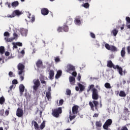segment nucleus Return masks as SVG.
Masks as SVG:
<instances>
[{
  "mask_svg": "<svg viewBox=\"0 0 130 130\" xmlns=\"http://www.w3.org/2000/svg\"><path fill=\"white\" fill-rule=\"evenodd\" d=\"M94 84H91L89 85V86L88 87L87 89V92H90L91 91L92 92V98L93 100H98L99 99V94H98V90L97 89L94 88Z\"/></svg>",
  "mask_w": 130,
  "mask_h": 130,
  "instance_id": "1",
  "label": "nucleus"
},
{
  "mask_svg": "<svg viewBox=\"0 0 130 130\" xmlns=\"http://www.w3.org/2000/svg\"><path fill=\"white\" fill-rule=\"evenodd\" d=\"M79 110V106H74L72 108V113L70 112L69 118L67 121V122H70V121H72L73 119H75L76 118V116L78 114V111Z\"/></svg>",
  "mask_w": 130,
  "mask_h": 130,
  "instance_id": "2",
  "label": "nucleus"
},
{
  "mask_svg": "<svg viewBox=\"0 0 130 130\" xmlns=\"http://www.w3.org/2000/svg\"><path fill=\"white\" fill-rule=\"evenodd\" d=\"M107 66L108 68H113V69H117L119 75H120V76H122V69L121 67H119L118 65H117L115 67L114 64H113V63H112V60H108L107 61Z\"/></svg>",
  "mask_w": 130,
  "mask_h": 130,
  "instance_id": "3",
  "label": "nucleus"
},
{
  "mask_svg": "<svg viewBox=\"0 0 130 130\" xmlns=\"http://www.w3.org/2000/svg\"><path fill=\"white\" fill-rule=\"evenodd\" d=\"M61 112H62V110L60 107L57 109H53L52 110V115H53L54 117L57 118V117H59V115L61 114Z\"/></svg>",
  "mask_w": 130,
  "mask_h": 130,
  "instance_id": "4",
  "label": "nucleus"
},
{
  "mask_svg": "<svg viewBox=\"0 0 130 130\" xmlns=\"http://www.w3.org/2000/svg\"><path fill=\"white\" fill-rule=\"evenodd\" d=\"M32 83H34V85L32 86V92L33 93H36L40 86V81H39V79H36L32 81Z\"/></svg>",
  "mask_w": 130,
  "mask_h": 130,
  "instance_id": "5",
  "label": "nucleus"
},
{
  "mask_svg": "<svg viewBox=\"0 0 130 130\" xmlns=\"http://www.w3.org/2000/svg\"><path fill=\"white\" fill-rule=\"evenodd\" d=\"M74 23L77 26H81L83 23V19L80 16H77L74 18Z\"/></svg>",
  "mask_w": 130,
  "mask_h": 130,
  "instance_id": "6",
  "label": "nucleus"
},
{
  "mask_svg": "<svg viewBox=\"0 0 130 130\" xmlns=\"http://www.w3.org/2000/svg\"><path fill=\"white\" fill-rule=\"evenodd\" d=\"M76 71V67L72 64H68L66 67V72L69 74H72V72Z\"/></svg>",
  "mask_w": 130,
  "mask_h": 130,
  "instance_id": "7",
  "label": "nucleus"
},
{
  "mask_svg": "<svg viewBox=\"0 0 130 130\" xmlns=\"http://www.w3.org/2000/svg\"><path fill=\"white\" fill-rule=\"evenodd\" d=\"M18 71V75H23L24 76V69L25 66L21 63H19L17 66Z\"/></svg>",
  "mask_w": 130,
  "mask_h": 130,
  "instance_id": "8",
  "label": "nucleus"
},
{
  "mask_svg": "<svg viewBox=\"0 0 130 130\" xmlns=\"http://www.w3.org/2000/svg\"><path fill=\"white\" fill-rule=\"evenodd\" d=\"M21 15V12L19 10H15L11 14L7 15L8 18H14L16 16H20Z\"/></svg>",
  "mask_w": 130,
  "mask_h": 130,
  "instance_id": "9",
  "label": "nucleus"
},
{
  "mask_svg": "<svg viewBox=\"0 0 130 130\" xmlns=\"http://www.w3.org/2000/svg\"><path fill=\"white\" fill-rule=\"evenodd\" d=\"M89 106L91 107V109L93 111H94V110H95L94 109V105L95 109H97V108L98 107L99 103H98V101H93L92 102H90L89 103Z\"/></svg>",
  "mask_w": 130,
  "mask_h": 130,
  "instance_id": "10",
  "label": "nucleus"
},
{
  "mask_svg": "<svg viewBox=\"0 0 130 130\" xmlns=\"http://www.w3.org/2000/svg\"><path fill=\"white\" fill-rule=\"evenodd\" d=\"M111 124H112V120L111 119H109L106 121L103 125V128L104 129H108V127L110 126Z\"/></svg>",
  "mask_w": 130,
  "mask_h": 130,
  "instance_id": "11",
  "label": "nucleus"
},
{
  "mask_svg": "<svg viewBox=\"0 0 130 130\" xmlns=\"http://www.w3.org/2000/svg\"><path fill=\"white\" fill-rule=\"evenodd\" d=\"M13 36H14V38H9L5 37L4 38V40L6 42H12V41H13L14 40H15V39H17V38H18V35H17V34L16 33H14L13 34Z\"/></svg>",
  "mask_w": 130,
  "mask_h": 130,
  "instance_id": "12",
  "label": "nucleus"
},
{
  "mask_svg": "<svg viewBox=\"0 0 130 130\" xmlns=\"http://www.w3.org/2000/svg\"><path fill=\"white\" fill-rule=\"evenodd\" d=\"M24 114V112L23 111V110L18 108L16 111V115L18 117H22L23 116V115Z\"/></svg>",
  "mask_w": 130,
  "mask_h": 130,
  "instance_id": "13",
  "label": "nucleus"
},
{
  "mask_svg": "<svg viewBox=\"0 0 130 130\" xmlns=\"http://www.w3.org/2000/svg\"><path fill=\"white\" fill-rule=\"evenodd\" d=\"M76 91H79L80 89V91L81 92L83 91V90H85V86L83 85L81 83H78V86H76L75 87Z\"/></svg>",
  "mask_w": 130,
  "mask_h": 130,
  "instance_id": "14",
  "label": "nucleus"
},
{
  "mask_svg": "<svg viewBox=\"0 0 130 130\" xmlns=\"http://www.w3.org/2000/svg\"><path fill=\"white\" fill-rule=\"evenodd\" d=\"M41 14L43 16H47L49 14V10L47 8H43L41 9Z\"/></svg>",
  "mask_w": 130,
  "mask_h": 130,
  "instance_id": "15",
  "label": "nucleus"
},
{
  "mask_svg": "<svg viewBox=\"0 0 130 130\" xmlns=\"http://www.w3.org/2000/svg\"><path fill=\"white\" fill-rule=\"evenodd\" d=\"M19 92H20V96L22 97L23 96V93H24V91H25V86L23 84H20L19 87Z\"/></svg>",
  "mask_w": 130,
  "mask_h": 130,
  "instance_id": "16",
  "label": "nucleus"
},
{
  "mask_svg": "<svg viewBox=\"0 0 130 130\" xmlns=\"http://www.w3.org/2000/svg\"><path fill=\"white\" fill-rule=\"evenodd\" d=\"M20 33L22 36L26 37L27 36V33H28V29L25 28H20Z\"/></svg>",
  "mask_w": 130,
  "mask_h": 130,
  "instance_id": "17",
  "label": "nucleus"
},
{
  "mask_svg": "<svg viewBox=\"0 0 130 130\" xmlns=\"http://www.w3.org/2000/svg\"><path fill=\"white\" fill-rule=\"evenodd\" d=\"M118 33V30L116 28H114L112 31H111V35H113L114 37L117 35V34Z\"/></svg>",
  "mask_w": 130,
  "mask_h": 130,
  "instance_id": "18",
  "label": "nucleus"
},
{
  "mask_svg": "<svg viewBox=\"0 0 130 130\" xmlns=\"http://www.w3.org/2000/svg\"><path fill=\"white\" fill-rule=\"evenodd\" d=\"M62 74V71L61 70H58L57 72V74L55 75V79H59L61 77V74Z\"/></svg>",
  "mask_w": 130,
  "mask_h": 130,
  "instance_id": "19",
  "label": "nucleus"
},
{
  "mask_svg": "<svg viewBox=\"0 0 130 130\" xmlns=\"http://www.w3.org/2000/svg\"><path fill=\"white\" fill-rule=\"evenodd\" d=\"M54 77V71L53 70L49 71V79L50 80H53Z\"/></svg>",
  "mask_w": 130,
  "mask_h": 130,
  "instance_id": "20",
  "label": "nucleus"
},
{
  "mask_svg": "<svg viewBox=\"0 0 130 130\" xmlns=\"http://www.w3.org/2000/svg\"><path fill=\"white\" fill-rule=\"evenodd\" d=\"M42 60L40 59L38 60V61L36 62V66L37 68H41V67H42Z\"/></svg>",
  "mask_w": 130,
  "mask_h": 130,
  "instance_id": "21",
  "label": "nucleus"
},
{
  "mask_svg": "<svg viewBox=\"0 0 130 130\" xmlns=\"http://www.w3.org/2000/svg\"><path fill=\"white\" fill-rule=\"evenodd\" d=\"M19 6V2L15 1L11 4L12 8H17Z\"/></svg>",
  "mask_w": 130,
  "mask_h": 130,
  "instance_id": "22",
  "label": "nucleus"
},
{
  "mask_svg": "<svg viewBox=\"0 0 130 130\" xmlns=\"http://www.w3.org/2000/svg\"><path fill=\"white\" fill-rule=\"evenodd\" d=\"M121 57L125 56V48L124 47L122 48L121 51Z\"/></svg>",
  "mask_w": 130,
  "mask_h": 130,
  "instance_id": "23",
  "label": "nucleus"
},
{
  "mask_svg": "<svg viewBox=\"0 0 130 130\" xmlns=\"http://www.w3.org/2000/svg\"><path fill=\"white\" fill-rule=\"evenodd\" d=\"M4 53H5V47L1 46L0 47V54H1L0 55L2 56Z\"/></svg>",
  "mask_w": 130,
  "mask_h": 130,
  "instance_id": "24",
  "label": "nucleus"
},
{
  "mask_svg": "<svg viewBox=\"0 0 130 130\" xmlns=\"http://www.w3.org/2000/svg\"><path fill=\"white\" fill-rule=\"evenodd\" d=\"M46 97L47 98L48 100H49L51 98V93L50 92L47 91L46 92Z\"/></svg>",
  "mask_w": 130,
  "mask_h": 130,
  "instance_id": "25",
  "label": "nucleus"
},
{
  "mask_svg": "<svg viewBox=\"0 0 130 130\" xmlns=\"http://www.w3.org/2000/svg\"><path fill=\"white\" fill-rule=\"evenodd\" d=\"M110 50H111V51H113V52H115L117 51V48L114 46H111Z\"/></svg>",
  "mask_w": 130,
  "mask_h": 130,
  "instance_id": "26",
  "label": "nucleus"
},
{
  "mask_svg": "<svg viewBox=\"0 0 130 130\" xmlns=\"http://www.w3.org/2000/svg\"><path fill=\"white\" fill-rule=\"evenodd\" d=\"M119 96H120V97H125V96H126V94L124 91H120L119 94Z\"/></svg>",
  "mask_w": 130,
  "mask_h": 130,
  "instance_id": "27",
  "label": "nucleus"
},
{
  "mask_svg": "<svg viewBox=\"0 0 130 130\" xmlns=\"http://www.w3.org/2000/svg\"><path fill=\"white\" fill-rule=\"evenodd\" d=\"M81 6L82 7H83V8H85V9H89V7H90V5L88 3H84Z\"/></svg>",
  "mask_w": 130,
  "mask_h": 130,
  "instance_id": "28",
  "label": "nucleus"
},
{
  "mask_svg": "<svg viewBox=\"0 0 130 130\" xmlns=\"http://www.w3.org/2000/svg\"><path fill=\"white\" fill-rule=\"evenodd\" d=\"M105 87L107 89H111V85H110V83H108V82H107L105 84Z\"/></svg>",
  "mask_w": 130,
  "mask_h": 130,
  "instance_id": "29",
  "label": "nucleus"
},
{
  "mask_svg": "<svg viewBox=\"0 0 130 130\" xmlns=\"http://www.w3.org/2000/svg\"><path fill=\"white\" fill-rule=\"evenodd\" d=\"M54 60L55 62L57 63L58 62H60V58H59V56H56L54 57Z\"/></svg>",
  "mask_w": 130,
  "mask_h": 130,
  "instance_id": "30",
  "label": "nucleus"
},
{
  "mask_svg": "<svg viewBox=\"0 0 130 130\" xmlns=\"http://www.w3.org/2000/svg\"><path fill=\"white\" fill-rule=\"evenodd\" d=\"M63 30L64 32H68L69 31V26L67 25H64L63 26Z\"/></svg>",
  "mask_w": 130,
  "mask_h": 130,
  "instance_id": "31",
  "label": "nucleus"
},
{
  "mask_svg": "<svg viewBox=\"0 0 130 130\" xmlns=\"http://www.w3.org/2000/svg\"><path fill=\"white\" fill-rule=\"evenodd\" d=\"M75 80L76 79L75 78V77L73 76L69 77V81L70 82V83H73V82H75Z\"/></svg>",
  "mask_w": 130,
  "mask_h": 130,
  "instance_id": "32",
  "label": "nucleus"
},
{
  "mask_svg": "<svg viewBox=\"0 0 130 130\" xmlns=\"http://www.w3.org/2000/svg\"><path fill=\"white\" fill-rule=\"evenodd\" d=\"M95 124L97 127H101L102 126V123H101V121H97Z\"/></svg>",
  "mask_w": 130,
  "mask_h": 130,
  "instance_id": "33",
  "label": "nucleus"
},
{
  "mask_svg": "<svg viewBox=\"0 0 130 130\" xmlns=\"http://www.w3.org/2000/svg\"><path fill=\"white\" fill-rule=\"evenodd\" d=\"M45 127V121H43L40 125L41 129H43Z\"/></svg>",
  "mask_w": 130,
  "mask_h": 130,
  "instance_id": "34",
  "label": "nucleus"
},
{
  "mask_svg": "<svg viewBox=\"0 0 130 130\" xmlns=\"http://www.w3.org/2000/svg\"><path fill=\"white\" fill-rule=\"evenodd\" d=\"M4 36L7 37V38L10 37V32L8 31H5L4 34Z\"/></svg>",
  "mask_w": 130,
  "mask_h": 130,
  "instance_id": "35",
  "label": "nucleus"
},
{
  "mask_svg": "<svg viewBox=\"0 0 130 130\" xmlns=\"http://www.w3.org/2000/svg\"><path fill=\"white\" fill-rule=\"evenodd\" d=\"M71 93H72V91L70 89H67L66 90V95H68V96H71Z\"/></svg>",
  "mask_w": 130,
  "mask_h": 130,
  "instance_id": "36",
  "label": "nucleus"
},
{
  "mask_svg": "<svg viewBox=\"0 0 130 130\" xmlns=\"http://www.w3.org/2000/svg\"><path fill=\"white\" fill-rule=\"evenodd\" d=\"M4 102H5V98H4V96L0 98V104L3 105L4 104Z\"/></svg>",
  "mask_w": 130,
  "mask_h": 130,
  "instance_id": "37",
  "label": "nucleus"
},
{
  "mask_svg": "<svg viewBox=\"0 0 130 130\" xmlns=\"http://www.w3.org/2000/svg\"><path fill=\"white\" fill-rule=\"evenodd\" d=\"M105 47L108 50H110V49L111 48V46L109 45L108 44H105Z\"/></svg>",
  "mask_w": 130,
  "mask_h": 130,
  "instance_id": "38",
  "label": "nucleus"
},
{
  "mask_svg": "<svg viewBox=\"0 0 130 130\" xmlns=\"http://www.w3.org/2000/svg\"><path fill=\"white\" fill-rule=\"evenodd\" d=\"M125 20L126 21V26L128 25L127 24H130V17H126Z\"/></svg>",
  "mask_w": 130,
  "mask_h": 130,
  "instance_id": "39",
  "label": "nucleus"
},
{
  "mask_svg": "<svg viewBox=\"0 0 130 130\" xmlns=\"http://www.w3.org/2000/svg\"><path fill=\"white\" fill-rule=\"evenodd\" d=\"M90 36L91 37V38H93V39H95V38H96L95 34L92 32H90Z\"/></svg>",
  "mask_w": 130,
  "mask_h": 130,
  "instance_id": "40",
  "label": "nucleus"
},
{
  "mask_svg": "<svg viewBox=\"0 0 130 130\" xmlns=\"http://www.w3.org/2000/svg\"><path fill=\"white\" fill-rule=\"evenodd\" d=\"M62 30H63V27H58L57 29V32L59 33V32H62Z\"/></svg>",
  "mask_w": 130,
  "mask_h": 130,
  "instance_id": "41",
  "label": "nucleus"
},
{
  "mask_svg": "<svg viewBox=\"0 0 130 130\" xmlns=\"http://www.w3.org/2000/svg\"><path fill=\"white\" fill-rule=\"evenodd\" d=\"M73 76V77H77V72L76 71H73L71 73H70Z\"/></svg>",
  "mask_w": 130,
  "mask_h": 130,
  "instance_id": "42",
  "label": "nucleus"
},
{
  "mask_svg": "<svg viewBox=\"0 0 130 130\" xmlns=\"http://www.w3.org/2000/svg\"><path fill=\"white\" fill-rule=\"evenodd\" d=\"M12 84L13 85H16V84H18V81L16 79H14L12 81Z\"/></svg>",
  "mask_w": 130,
  "mask_h": 130,
  "instance_id": "43",
  "label": "nucleus"
},
{
  "mask_svg": "<svg viewBox=\"0 0 130 130\" xmlns=\"http://www.w3.org/2000/svg\"><path fill=\"white\" fill-rule=\"evenodd\" d=\"M12 44H13V49H14V48H15V49H17V48H18V45H17V44L16 43H12Z\"/></svg>",
  "mask_w": 130,
  "mask_h": 130,
  "instance_id": "44",
  "label": "nucleus"
},
{
  "mask_svg": "<svg viewBox=\"0 0 130 130\" xmlns=\"http://www.w3.org/2000/svg\"><path fill=\"white\" fill-rule=\"evenodd\" d=\"M31 23H33V22H35V16L34 15H32L31 17Z\"/></svg>",
  "mask_w": 130,
  "mask_h": 130,
  "instance_id": "45",
  "label": "nucleus"
},
{
  "mask_svg": "<svg viewBox=\"0 0 130 130\" xmlns=\"http://www.w3.org/2000/svg\"><path fill=\"white\" fill-rule=\"evenodd\" d=\"M34 126L36 127V128H38L39 127L38 123H37L36 121L34 122Z\"/></svg>",
  "mask_w": 130,
  "mask_h": 130,
  "instance_id": "46",
  "label": "nucleus"
},
{
  "mask_svg": "<svg viewBox=\"0 0 130 130\" xmlns=\"http://www.w3.org/2000/svg\"><path fill=\"white\" fill-rule=\"evenodd\" d=\"M16 43V45H17V46H23V44L21 42H17Z\"/></svg>",
  "mask_w": 130,
  "mask_h": 130,
  "instance_id": "47",
  "label": "nucleus"
},
{
  "mask_svg": "<svg viewBox=\"0 0 130 130\" xmlns=\"http://www.w3.org/2000/svg\"><path fill=\"white\" fill-rule=\"evenodd\" d=\"M40 81H41V84H43H43L46 85V82H45V81L44 80L41 79Z\"/></svg>",
  "mask_w": 130,
  "mask_h": 130,
  "instance_id": "48",
  "label": "nucleus"
},
{
  "mask_svg": "<svg viewBox=\"0 0 130 130\" xmlns=\"http://www.w3.org/2000/svg\"><path fill=\"white\" fill-rule=\"evenodd\" d=\"M4 113H5V110H4V109H2V110H0L1 115H4Z\"/></svg>",
  "mask_w": 130,
  "mask_h": 130,
  "instance_id": "49",
  "label": "nucleus"
},
{
  "mask_svg": "<svg viewBox=\"0 0 130 130\" xmlns=\"http://www.w3.org/2000/svg\"><path fill=\"white\" fill-rule=\"evenodd\" d=\"M68 21H67V25H71L72 24V19H69Z\"/></svg>",
  "mask_w": 130,
  "mask_h": 130,
  "instance_id": "50",
  "label": "nucleus"
},
{
  "mask_svg": "<svg viewBox=\"0 0 130 130\" xmlns=\"http://www.w3.org/2000/svg\"><path fill=\"white\" fill-rule=\"evenodd\" d=\"M59 105H62L63 104V100H60L59 102Z\"/></svg>",
  "mask_w": 130,
  "mask_h": 130,
  "instance_id": "51",
  "label": "nucleus"
},
{
  "mask_svg": "<svg viewBox=\"0 0 130 130\" xmlns=\"http://www.w3.org/2000/svg\"><path fill=\"white\" fill-rule=\"evenodd\" d=\"M9 77H10L11 78H12V77H13V73H12L11 71L9 72Z\"/></svg>",
  "mask_w": 130,
  "mask_h": 130,
  "instance_id": "52",
  "label": "nucleus"
},
{
  "mask_svg": "<svg viewBox=\"0 0 130 130\" xmlns=\"http://www.w3.org/2000/svg\"><path fill=\"white\" fill-rule=\"evenodd\" d=\"M19 76L21 81H23V80H24V76H23V75H19Z\"/></svg>",
  "mask_w": 130,
  "mask_h": 130,
  "instance_id": "53",
  "label": "nucleus"
},
{
  "mask_svg": "<svg viewBox=\"0 0 130 130\" xmlns=\"http://www.w3.org/2000/svg\"><path fill=\"white\" fill-rule=\"evenodd\" d=\"M10 113V112L9 111V110H7L5 111V115H6L7 116H8V115H9V113Z\"/></svg>",
  "mask_w": 130,
  "mask_h": 130,
  "instance_id": "54",
  "label": "nucleus"
},
{
  "mask_svg": "<svg viewBox=\"0 0 130 130\" xmlns=\"http://www.w3.org/2000/svg\"><path fill=\"white\" fill-rule=\"evenodd\" d=\"M6 5H7L8 8H9V9H11V3H9L8 2L6 3Z\"/></svg>",
  "mask_w": 130,
  "mask_h": 130,
  "instance_id": "55",
  "label": "nucleus"
},
{
  "mask_svg": "<svg viewBox=\"0 0 130 130\" xmlns=\"http://www.w3.org/2000/svg\"><path fill=\"white\" fill-rule=\"evenodd\" d=\"M127 53H128V54H130V46H128L127 48Z\"/></svg>",
  "mask_w": 130,
  "mask_h": 130,
  "instance_id": "56",
  "label": "nucleus"
},
{
  "mask_svg": "<svg viewBox=\"0 0 130 130\" xmlns=\"http://www.w3.org/2000/svg\"><path fill=\"white\" fill-rule=\"evenodd\" d=\"M77 80H78V81H81V75H78V76L77 77Z\"/></svg>",
  "mask_w": 130,
  "mask_h": 130,
  "instance_id": "57",
  "label": "nucleus"
},
{
  "mask_svg": "<svg viewBox=\"0 0 130 130\" xmlns=\"http://www.w3.org/2000/svg\"><path fill=\"white\" fill-rule=\"evenodd\" d=\"M5 55H6V56H9V55H10V52H5Z\"/></svg>",
  "mask_w": 130,
  "mask_h": 130,
  "instance_id": "58",
  "label": "nucleus"
},
{
  "mask_svg": "<svg viewBox=\"0 0 130 130\" xmlns=\"http://www.w3.org/2000/svg\"><path fill=\"white\" fill-rule=\"evenodd\" d=\"M13 88H14V85H12L10 86L9 89H10V91H12V89H13Z\"/></svg>",
  "mask_w": 130,
  "mask_h": 130,
  "instance_id": "59",
  "label": "nucleus"
},
{
  "mask_svg": "<svg viewBox=\"0 0 130 130\" xmlns=\"http://www.w3.org/2000/svg\"><path fill=\"white\" fill-rule=\"evenodd\" d=\"M51 91V87L49 86L48 87V92H50Z\"/></svg>",
  "mask_w": 130,
  "mask_h": 130,
  "instance_id": "60",
  "label": "nucleus"
},
{
  "mask_svg": "<svg viewBox=\"0 0 130 130\" xmlns=\"http://www.w3.org/2000/svg\"><path fill=\"white\" fill-rule=\"evenodd\" d=\"M21 54H22V55L25 54V50H22L21 51Z\"/></svg>",
  "mask_w": 130,
  "mask_h": 130,
  "instance_id": "61",
  "label": "nucleus"
},
{
  "mask_svg": "<svg viewBox=\"0 0 130 130\" xmlns=\"http://www.w3.org/2000/svg\"><path fill=\"white\" fill-rule=\"evenodd\" d=\"M98 114H94L93 115V117H98Z\"/></svg>",
  "mask_w": 130,
  "mask_h": 130,
  "instance_id": "62",
  "label": "nucleus"
},
{
  "mask_svg": "<svg viewBox=\"0 0 130 130\" xmlns=\"http://www.w3.org/2000/svg\"><path fill=\"white\" fill-rule=\"evenodd\" d=\"M24 96L27 98V97L28 96V93L27 92H25L24 93Z\"/></svg>",
  "mask_w": 130,
  "mask_h": 130,
  "instance_id": "63",
  "label": "nucleus"
},
{
  "mask_svg": "<svg viewBox=\"0 0 130 130\" xmlns=\"http://www.w3.org/2000/svg\"><path fill=\"white\" fill-rule=\"evenodd\" d=\"M127 28H128V29H130V24L127 25Z\"/></svg>",
  "mask_w": 130,
  "mask_h": 130,
  "instance_id": "64",
  "label": "nucleus"
}]
</instances>
